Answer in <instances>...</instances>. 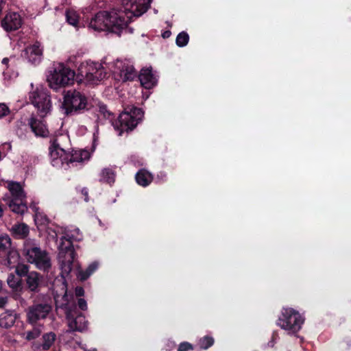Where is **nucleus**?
Here are the masks:
<instances>
[{
  "label": "nucleus",
  "instance_id": "1",
  "mask_svg": "<svg viewBox=\"0 0 351 351\" xmlns=\"http://www.w3.org/2000/svg\"><path fill=\"white\" fill-rule=\"evenodd\" d=\"M124 12L112 10L110 12H99L89 23V27L95 31H108L120 35L126 29L130 16H125Z\"/></svg>",
  "mask_w": 351,
  "mask_h": 351
},
{
  "label": "nucleus",
  "instance_id": "2",
  "mask_svg": "<svg viewBox=\"0 0 351 351\" xmlns=\"http://www.w3.org/2000/svg\"><path fill=\"white\" fill-rule=\"evenodd\" d=\"M66 138V136H60L51 140L49 154L53 167L59 168L64 165L69 167H74L77 163L88 160L90 158V153L87 150H76L71 154L66 153L64 149L61 147V141Z\"/></svg>",
  "mask_w": 351,
  "mask_h": 351
},
{
  "label": "nucleus",
  "instance_id": "3",
  "mask_svg": "<svg viewBox=\"0 0 351 351\" xmlns=\"http://www.w3.org/2000/svg\"><path fill=\"white\" fill-rule=\"evenodd\" d=\"M64 113L67 115L81 113L84 110H88L90 105L86 97L77 90H68L62 104Z\"/></svg>",
  "mask_w": 351,
  "mask_h": 351
},
{
  "label": "nucleus",
  "instance_id": "4",
  "mask_svg": "<svg viewBox=\"0 0 351 351\" xmlns=\"http://www.w3.org/2000/svg\"><path fill=\"white\" fill-rule=\"evenodd\" d=\"M8 187L11 197H5L3 200L12 212L23 215L27 210V207L25 203L26 195L21 185L19 182H10Z\"/></svg>",
  "mask_w": 351,
  "mask_h": 351
},
{
  "label": "nucleus",
  "instance_id": "5",
  "mask_svg": "<svg viewBox=\"0 0 351 351\" xmlns=\"http://www.w3.org/2000/svg\"><path fill=\"white\" fill-rule=\"evenodd\" d=\"M143 117V112L141 109L132 107L130 111L120 114L117 121L113 123L112 125L120 136L124 131L132 130L142 120Z\"/></svg>",
  "mask_w": 351,
  "mask_h": 351
},
{
  "label": "nucleus",
  "instance_id": "6",
  "mask_svg": "<svg viewBox=\"0 0 351 351\" xmlns=\"http://www.w3.org/2000/svg\"><path fill=\"white\" fill-rule=\"evenodd\" d=\"M74 77L75 72L73 70L62 64H60L48 76L47 80L51 88L58 90L60 88L72 84L74 82Z\"/></svg>",
  "mask_w": 351,
  "mask_h": 351
},
{
  "label": "nucleus",
  "instance_id": "7",
  "mask_svg": "<svg viewBox=\"0 0 351 351\" xmlns=\"http://www.w3.org/2000/svg\"><path fill=\"white\" fill-rule=\"evenodd\" d=\"M304 322V318L295 310L291 308H283L277 324L289 333H295L299 331Z\"/></svg>",
  "mask_w": 351,
  "mask_h": 351
},
{
  "label": "nucleus",
  "instance_id": "8",
  "mask_svg": "<svg viewBox=\"0 0 351 351\" xmlns=\"http://www.w3.org/2000/svg\"><path fill=\"white\" fill-rule=\"evenodd\" d=\"M56 306L65 309L66 318L70 330L83 331L86 329L88 322L82 313L77 311L75 306H68L67 304H60L58 300L56 301Z\"/></svg>",
  "mask_w": 351,
  "mask_h": 351
},
{
  "label": "nucleus",
  "instance_id": "9",
  "mask_svg": "<svg viewBox=\"0 0 351 351\" xmlns=\"http://www.w3.org/2000/svg\"><path fill=\"white\" fill-rule=\"evenodd\" d=\"M58 253V261L62 273L69 274L73 268V262L75 256L73 244L71 241H63L60 242Z\"/></svg>",
  "mask_w": 351,
  "mask_h": 351
},
{
  "label": "nucleus",
  "instance_id": "10",
  "mask_svg": "<svg viewBox=\"0 0 351 351\" xmlns=\"http://www.w3.org/2000/svg\"><path fill=\"white\" fill-rule=\"evenodd\" d=\"M29 100L37 109L41 117L46 116L51 110V103L47 90L43 88H36L29 93Z\"/></svg>",
  "mask_w": 351,
  "mask_h": 351
},
{
  "label": "nucleus",
  "instance_id": "11",
  "mask_svg": "<svg viewBox=\"0 0 351 351\" xmlns=\"http://www.w3.org/2000/svg\"><path fill=\"white\" fill-rule=\"evenodd\" d=\"M80 73L88 84H96L106 77V73L101 64L99 62H86L80 68Z\"/></svg>",
  "mask_w": 351,
  "mask_h": 351
},
{
  "label": "nucleus",
  "instance_id": "12",
  "mask_svg": "<svg viewBox=\"0 0 351 351\" xmlns=\"http://www.w3.org/2000/svg\"><path fill=\"white\" fill-rule=\"evenodd\" d=\"M52 310L51 305L47 302H35L27 310V319L29 323L35 324L46 319Z\"/></svg>",
  "mask_w": 351,
  "mask_h": 351
},
{
  "label": "nucleus",
  "instance_id": "13",
  "mask_svg": "<svg viewBox=\"0 0 351 351\" xmlns=\"http://www.w3.org/2000/svg\"><path fill=\"white\" fill-rule=\"evenodd\" d=\"M152 0H122L125 16H130V21L132 16H140L144 14L149 8Z\"/></svg>",
  "mask_w": 351,
  "mask_h": 351
},
{
  "label": "nucleus",
  "instance_id": "14",
  "mask_svg": "<svg viewBox=\"0 0 351 351\" xmlns=\"http://www.w3.org/2000/svg\"><path fill=\"white\" fill-rule=\"evenodd\" d=\"M41 250L38 241L35 239H27L23 243L22 254L26 261L30 263V262H34L35 256L40 252Z\"/></svg>",
  "mask_w": 351,
  "mask_h": 351
},
{
  "label": "nucleus",
  "instance_id": "15",
  "mask_svg": "<svg viewBox=\"0 0 351 351\" xmlns=\"http://www.w3.org/2000/svg\"><path fill=\"white\" fill-rule=\"evenodd\" d=\"M114 72L118 73L120 76V79L124 82L132 80L136 75L133 66L120 60L116 62Z\"/></svg>",
  "mask_w": 351,
  "mask_h": 351
},
{
  "label": "nucleus",
  "instance_id": "16",
  "mask_svg": "<svg viewBox=\"0 0 351 351\" xmlns=\"http://www.w3.org/2000/svg\"><path fill=\"white\" fill-rule=\"evenodd\" d=\"M21 17L16 12H12L7 14L2 21V27L6 31L16 30L21 26Z\"/></svg>",
  "mask_w": 351,
  "mask_h": 351
},
{
  "label": "nucleus",
  "instance_id": "17",
  "mask_svg": "<svg viewBox=\"0 0 351 351\" xmlns=\"http://www.w3.org/2000/svg\"><path fill=\"white\" fill-rule=\"evenodd\" d=\"M25 56L29 62L32 64L38 63L43 56V47L40 43L36 42L34 45L27 47L25 50Z\"/></svg>",
  "mask_w": 351,
  "mask_h": 351
},
{
  "label": "nucleus",
  "instance_id": "18",
  "mask_svg": "<svg viewBox=\"0 0 351 351\" xmlns=\"http://www.w3.org/2000/svg\"><path fill=\"white\" fill-rule=\"evenodd\" d=\"M30 263L43 271H47L51 266V258L45 250H40V252L35 256L34 262H30Z\"/></svg>",
  "mask_w": 351,
  "mask_h": 351
},
{
  "label": "nucleus",
  "instance_id": "19",
  "mask_svg": "<svg viewBox=\"0 0 351 351\" xmlns=\"http://www.w3.org/2000/svg\"><path fill=\"white\" fill-rule=\"evenodd\" d=\"M138 77L141 85L147 89L152 88L157 83L156 77L153 74L152 69H143Z\"/></svg>",
  "mask_w": 351,
  "mask_h": 351
},
{
  "label": "nucleus",
  "instance_id": "20",
  "mask_svg": "<svg viewBox=\"0 0 351 351\" xmlns=\"http://www.w3.org/2000/svg\"><path fill=\"white\" fill-rule=\"evenodd\" d=\"M29 124L36 136L45 137L48 135L49 131L43 121L32 117Z\"/></svg>",
  "mask_w": 351,
  "mask_h": 351
},
{
  "label": "nucleus",
  "instance_id": "21",
  "mask_svg": "<svg viewBox=\"0 0 351 351\" xmlns=\"http://www.w3.org/2000/svg\"><path fill=\"white\" fill-rule=\"evenodd\" d=\"M62 234L63 236L60 238V241H71L72 243L73 241H81L83 238L82 233L79 228H64L62 230Z\"/></svg>",
  "mask_w": 351,
  "mask_h": 351
},
{
  "label": "nucleus",
  "instance_id": "22",
  "mask_svg": "<svg viewBox=\"0 0 351 351\" xmlns=\"http://www.w3.org/2000/svg\"><path fill=\"white\" fill-rule=\"evenodd\" d=\"M10 232L15 239H24L29 235V228L24 223H18L11 227Z\"/></svg>",
  "mask_w": 351,
  "mask_h": 351
},
{
  "label": "nucleus",
  "instance_id": "23",
  "mask_svg": "<svg viewBox=\"0 0 351 351\" xmlns=\"http://www.w3.org/2000/svg\"><path fill=\"white\" fill-rule=\"evenodd\" d=\"M16 321V315L13 311H6L0 315V326L4 328L12 327Z\"/></svg>",
  "mask_w": 351,
  "mask_h": 351
},
{
  "label": "nucleus",
  "instance_id": "24",
  "mask_svg": "<svg viewBox=\"0 0 351 351\" xmlns=\"http://www.w3.org/2000/svg\"><path fill=\"white\" fill-rule=\"evenodd\" d=\"M40 282V276L36 271H31L27 276L26 283L32 291H36Z\"/></svg>",
  "mask_w": 351,
  "mask_h": 351
},
{
  "label": "nucleus",
  "instance_id": "25",
  "mask_svg": "<svg viewBox=\"0 0 351 351\" xmlns=\"http://www.w3.org/2000/svg\"><path fill=\"white\" fill-rule=\"evenodd\" d=\"M153 180L152 175L145 169H141L136 174V180L139 185L147 186Z\"/></svg>",
  "mask_w": 351,
  "mask_h": 351
},
{
  "label": "nucleus",
  "instance_id": "26",
  "mask_svg": "<svg viewBox=\"0 0 351 351\" xmlns=\"http://www.w3.org/2000/svg\"><path fill=\"white\" fill-rule=\"evenodd\" d=\"M116 173L114 170L110 167L104 168L100 173L99 181L108 184H112L115 181Z\"/></svg>",
  "mask_w": 351,
  "mask_h": 351
},
{
  "label": "nucleus",
  "instance_id": "27",
  "mask_svg": "<svg viewBox=\"0 0 351 351\" xmlns=\"http://www.w3.org/2000/svg\"><path fill=\"white\" fill-rule=\"evenodd\" d=\"M98 267V263L96 262L92 263L89 265L88 268L85 270H80L77 273V277L80 280H86Z\"/></svg>",
  "mask_w": 351,
  "mask_h": 351
},
{
  "label": "nucleus",
  "instance_id": "28",
  "mask_svg": "<svg viewBox=\"0 0 351 351\" xmlns=\"http://www.w3.org/2000/svg\"><path fill=\"white\" fill-rule=\"evenodd\" d=\"M66 20L67 23L75 27H77L79 22V16L77 13L73 10H67L65 12Z\"/></svg>",
  "mask_w": 351,
  "mask_h": 351
},
{
  "label": "nucleus",
  "instance_id": "29",
  "mask_svg": "<svg viewBox=\"0 0 351 351\" xmlns=\"http://www.w3.org/2000/svg\"><path fill=\"white\" fill-rule=\"evenodd\" d=\"M55 335L53 333H48L43 335V343L42 347L43 350H48L55 341Z\"/></svg>",
  "mask_w": 351,
  "mask_h": 351
},
{
  "label": "nucleus",
  "instance_id": "30",
  "mask_svg": "<svg viewBox=\"0 0 351 351\" xmlns=\"http://www.w3.org/2000/svg\"><path fill=\"white\" fill-rule=\"evenodd\" d=\"M189 40L188 34L185 32H180L176 38V44L178 47H182L186 46Z\"/></svg>",
  "mask_w": 351,
  "mask_h": 351
},
{
  "label": "nucleus",
  "instance_id": "31",
  "mask_svg": "<svg viewBox=\"0 0 351 351\" xmlns=\"http://www.w3.org/2000/svg\"><path fill=\"white\" fill-rule=\"evenodd\" d=\"M7 283L10 288L12 289L18 290L20 288V280L16 277L14 274H10L8 275L7 278Z\"/></svg>",
  "mask_w": 351,
  "mask_h": 351
},
{
  "label": "nucleus",
  "instance_id": "32",
  "mask_svg": "<svg viewBox=\"0 0 351 351\" xmlns=\"http://www.w3.org/2000/svg\"><path fill=\"white\" fill-rule=\"evenodd\" d=\"M214 339L211 337L206 336L200 339L199 341V346L202 349L206 350L213 346Z\"/></svg>",
  "mask_w": 351,
  "mask_h": 351
},
{
  "label": "nucleus",
  "instance_id": "33",
  "mask_svg": "<svg viewBox=\"0 0 351 351\" xmlns=\"http://www.w3.org/2000/svg\"><path fill=\"white\" fill-rule=\"evenodd\" d=\"M41 332L40 326L34 327L32 330L26 332L25 339L28 341L35 339L40 335Z\"/></svg>",
  "mask_w": 351,
  "mask_h": 351
},
{
  "label": "nucleus",
  "instance_id": "34",
  "mask_svg": "<svg viewBox=\"0 0 351 351\" xmlns=\"http://www.w3.org/2000/svg\"><path fill=\"white\" fill-rule=\"evenodd\" d=\"M11 246V239L8 235L0 236V248L9 249Z\"/></svg>",
  "mask_w": 351,
  "mask_h": 351
},
{
  "label": "nucleus",
  "instance_id": "35",
  "mask_svg": "<svg viewBox=\"0 0 351 351\" xmlns=\"http://www.w3.org/2000/svg\"><path fill=\"white\" fill-rule=\"evenodd\" d=\"M16 272L20 276H23L29 274V267L25 264H17L16 266Z\"/></svg>",
  "mask_w": 351,
  "mask_h": 351
},
{
  "label": "nucleus",
  "instance_id": "36",
  "mask_svg": "<svg viewBox=\"0 0 351 351\" xmlns=\"http://www.w3.org/2000/svg\"><path fill=\"white\" fill-rule=\"evenodd\" d=\"M19 256L16 252H10L9 256H8V265L10 267H14V265H12V264L17 262L19 261Z\"/></svg>",
  "mask_w": 351,
  "mask_h": 351
},
{
  "label": "nucleus",
  "instance_id": "37",
  "mask_svg": "<svg viewBox=\"0 0 351 351\" xmlns=\"http://www.w3.org/2000/svg\"><path fill=\"white\" fill-rule=\"evenodd\" d=\"M193 349V346L188 342H182L179 345L178 351H190Z\"/></svg>",
  "mask_w": 351,
  "mask_h": 351
},
{
  "label": "nucleus",
  "instance_id": "38",
  "mask_svg": "<svg viewBox=\"0 0 351 351\" xmlns=\"http://www.w3.org/2000/svg\"><path fill=\"white\" fill-rule=\"evenodd\" d=\"M10 110L8 107L4 104H0V117H3L8 114Z\"/></svg>",
  "mask_w": 351,
  "mask_h": 351
},
{
  "label": "nucleus",
  "instance_id": "39",
  "mask_svg": "<svg viewBox=\"0 0 351 351\" xmlns=\"http://www.w3.org/2000/svg\"><path fill=\"white\" fill-rule=\"evenodd\" d=\"M99 112L103 114L104 117H110V113L108 111L105 105H99Z\"/></svg>",
  "mask_w": 351,
  "mask_h": 351
},
{
  "label": "nucleus",
  "instance_id": "40",
  "mask_svg": "<svg viewBox=\"0 0 351 351\" xmlns=\"http://www.w3.org/2000/svg\"><path fill=\"white\" fill-rule=\"evenodd\" d=\"M77 305H78L79 308L82 311H86L87 309L86 301L83 298H80L78 300Z\"/></svg>",
  "mask_w": 351,
  "mask_h": 351
},
{
  "label": "nucleus",
  "instance_id": "41",
  "mask_svg": "<svg viewBox=\"0 0 351 351\" xmlns=\"http://www.w3.org/2000/svg\"><path fill=\"white\" fill-rule=\"evenodd\" d=\"M32 208L35 212V220L36 221L40 217H42V213L38 211V208L36 206H32Z\"/></svg>",
  "mask_w": 351,
  "mask_h": 351
},
{
  "label": "nucleus",
  "instance_id": "42",
  "mask_svg": "<svg viewBox=\"0 0 351 351\" xmlns=\"http://www.w3.org/2000/svg\"><path fill=\"white\" fill-rule=\"evenodd\" d=\"M75 294L77 296H82L84 294V291L82 287H77L75 289Z\"/></svg>",
  "mask_w": 351,
  "mask_h": 351
},
{
  "label": "nucleus",
  "instance_id": "43",
  "mask_svg": "<svg viewBox=\"0 0 351 351\" xmlns=\"http://www.w3.org/2000/svg\"><path fill=\"white\" fill-rule=\"evenodd\" d=\"M8 302V298L6 297L0 298V308H3Z\"/></svg>",
  "mask_w": 351,
  "mask_h": 351
},
{
  "label": "nucleus",
  "instance_id": "44",
  "mask_svg": "<svg viewBox=\"0 0 351 351\" xmlns=\"http://www.w3.org/2000/svg\"><path fill=\"white\" fill-rule=\"evenodd\" d=\"M82 194H83V195H84V197H85V199H85V201H86V202H88V191H87V189H83L82 190Z\"/></svg>",
  "mask_w": 351,
  "mask_h": 351
},
{
  "label": "nucleus",
  "instance_id": "45",
  "mask_svg": "<svg viewBox=\"0 0 351 351\" xmlns=\"http://www.w3.org/2000/svg\"><path fill=\"white\" fill-rule=\"evenodd\" d=\"M170 35H171L170 31H165V32H163L162 36L164 38H167L170 36Z\"/></svg>",
  "mask_w": 351,
  "mask_h": 351
},
{
  "label": "nucleus",
  "instance_id": "46",
  "mask_svg": "<svg viewBox=\"0 0 351 351\" xmlns=\"http://www.w3.org/2000/svg\"><path fill=\"white\" fill-rule=\"evenodd\" d=\"M14 298L16 300H20L21 301H24V300L21 298V295L18 292H16L14 294Z\"/></svg>",
  "mask_w": 351,
  "mask_h": 351
},
{
  "label": "nucleus",
  "instance_id": "47",
  "mask_svg": "<svg viewBox=\"0 0 351 351\" xmlns=\"http://www.w3.org/2000/svg\"><path fill=\"white\" fill-rule=\"evenodd\" d=\"M9 62V59L8 58H5L2 60V64L7 65Z\"/></svg>",
  "mask_w": 351,
  "mask_h": 351
},
{
  "label": "nucleus",
  "instance_id": "48",
  "mask_svg": "<svg viewBox=\"0 0 351 351\" xmlns=\"http://www.w3.org/2000/svg\"><path fill=\"white\" fill-rule=\"evenodd\" d=\"M3 215V209L1 205H0V217H1Z\"/></svg>",
  "mask_w": 351,
  "mask_h": 351
},
{
  "label": "nucleus",
  "instance_id": "49",
  "mask_svg": "<svg viewBox=\"0 0 351 351\" xmlns=\"http://www.w3.org/2000/svg\"><path fill=\"white\" fill-rule=\"evenodd\" d=\"M2 158H3L2 152L0 151V161L2 160Z\"/></svg>",
  "mask_w": 351,
  "mask_h": 351
},
{
  "label": "nucleus",
  "instance_id": "50",
  "mask_svg": "<svg viewBox=\"0 0 351 351\" xmlns=\"http://www.w3.org/2000/svg\"><path fill=\"white\" fill-rule=\"evenodd\" d=\"M1 288H2V284H1V282L0 281V291L1 290Z\"/></svg>",
  "mask_w": 351,
  "mask_h": 351
}]
</instances>
